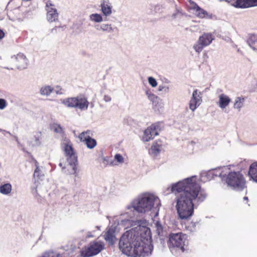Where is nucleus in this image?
Masks as SVG:
<instances>
[{
  "instance_id": "nucleus-9",
  "label": "nucleus",
  "mask_w": 257,
  "mask_h": 257,
  "mask_svg": "<svg viewBox=\"0 0 257 257\" xmlns=\"http://www.w3.org/2000/svg\"><path fill=\"white\" fill-rule=\"evenodd\" d=\"M104 244L100 241L91 242L88 246L81 251V255L83 257H90L98 254L103 249Z\"/></svg>"
},
{
  "instance_id": "nucleus-57",
  "label": "nucleus",
  "mask_w": 257,
  "mask_h": 257,
  "mask_svg": "<svg viewBox=\"0 0 257 257\" xmlns=\"http://www.w3.org/2000/svg\"><path fill=\"white\" fill-rule=\"evenodd\" d=\"M166 82H167V83H169V82H170V81H169V80H166Z\"/></svg>"
},
{
  "instance_id": "nucleus-32",
  "label": "nucleus",
  "mask_w": 257,
  "mask_h": 257,
  "mask_svg": "<svg viewBox=\"0 0 257 257\" xmlns=\"http://www.w3.org/2000/svg\"><path fill=\"white\" fill-rule=\"evenodd\" d=\"M91 132L90 131H87L81 133L79 136V138L81 142H84L88 138H91L90 137Z\"/></svg>"
},
{
  "instance_id": "nucleus-28",
  "label": "nucleus",
  "mask_w": 257,
  "mask_h": 257,
  "mask_svg": "<svg viewBox=\"0 0 257 257\" xmlns=\"http://www.w3.org/2000/svg\"><path fill=\"white\" fill-rule=\"evenodd\" d=\"M244 98L241 96L236 97L235 98L233 108L240 111L244 103Z\"/></svg>"
},
{
  "instance_id": "nucleus-26",
  "label": "nucleus",
  "mask_w": 257,
  "mask_h": 257,
  "mask_svg": "<svg viewBox=\"0 0 257 257\" xmlns=\"http://www.w3.org/2000/svg\"><path fill=\"white\" fill-rule=\"evenodd\" d=\"M42 135L41 132H36L34 133L33 140L31 141L33 146H39L41 145Z\"/></svg>"
},
{
  "instance_id": "nucleus-30",
  "label": "nucleus",
  "mask_w": 257,
  "mask_h": 257,
  "mask_svg": "<svg viewBox=\"0 0 257 257\" xmlns=\"http://www.w3.org/2000/svg\"><path fill=\"white\" fill-rule=\"evenodd\" d=\"M36 169L34 173V177L37 178L38 179H42L44 177V173L42 172L41 169L38 166L37 162L35 163Z\"/></svg>"
},
{
  "instance_id": "nucleus-46",
  "label": "nucleus",
  "mask_w": 257,
  "mask_h": 257,
  "mask_svg": "<svg viewBox=\"0 0 257 257\" xmlns=\"http://www.w3.org/2000/svg\"><path fill=\"white\" fill-rule=\"evenodd\" d=\"M214 17V16H213L212 14H209L207 13V15H205V18L208 19H212Z\"/></svg>"
},
{
  "instance_id": "nucleus-16",
  "label": "nucleus",
  "mask_w": 257,
  "mask_h": 257,
  "mask_svg": "<svg viewBox=\"0 0 257 257\" xmlns=\"http://www.w3.org/2000/svg\"><path fill=\"white\" fill-rule=\"evenodd\" d=\"M228 170H230V166L219 167L215 169H212L214 172V177H219L222 180H224L227 173H228Z\"/></svg>"
},
{
  "instance_id": "nucleus-11",
  "label": "nucleus",
  "mask_w": 257,
  "mask_h": 257,
  "mask_svg": "<svg viewBox=\"0 0 257 257\" xmlns=\"http://www.w3.org/2000/svg\"><path fill=\"white\" fill-rule=\"evenodd\" d=\"M10 61L17 69L23 70L26 69L28 65V60L26 56L22 53L14 55L11 57Z\"/></svg>"
},
{
  "instance_id": "nucleus-54",
  "label": "nucleus",
  "mask_w": 257,
  "mask_h": 257,
  "mask_svg": "<svg viewBox=\"0 0 257 257\" xmlns=\"http://www.w3.org/2000/svg\"><path fill=\"white\" fill-rule=\"evenodd\" d=\"M189 2H190V4L191 5H192V7L193 6V3H194V4H196L195 2H193V1H191V0L189 1Z\"/></svg>"
},
{
  "instance_id": "nucleus-10",
  "label": "nucleus",
  "mask_w": 257,
  "mask_h": 257,
  "mask_svg": "<svg viewBox=\"0 0 257 257\" xmlns=\"http://www.w3.org/2000/svg\"><path fill=\"white\" fill-rule=\"evenodd\" d=\"M163 127V123L161 122L152 124L144 131L143 140L144 142H148L153 139L156 136L159 135Z\"/></svg>"
},
{
  "instance_id": "nucleus-43",
  "label": "nucleus",
  "mask_w": 257,
  "mask_h": 257,
  "mask_svg": "<svg viewBox=\"0 0 257 257\" xmlns=\"http://www.w3.org/2000/svg\"><path fill=\"white\" fill-rule=\"evenodd\" d=\"M95 230H93L92 231H88L86 234V237L87 238H91L95 236L94 233H95Z\"/></svg>"
},
{
  "instance_id": "nucleus-19",
  "label": "nucleus",
  "mask_w": 257,
  "mask_h": 257,
  "mask_svg": "<svg viewBox=\"0 0 257 257\" xmlns=\"http://www.w3.org/2000/svg\"><path fill=\"white\" fill-rule=\"evenodd\" d=\"M100 7L101 8V11L104 16H108L111 14L112 7L108 2H106L105 0H103L101 2Z\"/></svg>"
},
{
  "instance_id": "nucleus-23",
  "label": "nucleus",
  "mask_w": 257,
  "mask_h": 257,
  "mask_svg": "<svg viewBox=\"0 0 257 257\" xmlns=\"http://www.w3.org/2000/svg\"><path fill=\"white\" fill-rule=\"evenodd\" d=\"M249 47L253 50H257V35H250L247 40Z\"/></svg>"
},
{
  "instance_id": "nucleus-22",
  "label": "nucleus",
  "mask_w": 257,
  "mask_h": 257,
  "mask_svg": "<svg viewBox=\"0 0 257 257\" xmlns=\"http://www.w3.org/2000/svg\"><path fill=\"white\" fill-rule=\"evenodd\" d=\"M155 227L156 233L160 236V240H163V238L166 236V233L164 230V227L160 221H157L155 223Z\"/></svg>"
},
{
  "instance_id": "nucleus-7",
  "label": "nucleus",
  "mask_w": 257,
  "mask_h": 257,
  "mask_svg": "<svg viewBox=\"0 0 257 257\" xmlns=\"http://www.w3.org/2000/svg\"><path fill=\"white\" fill-rule=\"evenodd\" d=\"M76 247L71 244L63 246L58 252L53 251L45 252L39 257H73L75 255Z\"/></svg>"
},
{
  "instance_id": "nucleus-14",
  "label": "nucleus",
  "mask_w": 257,
  "mask_h": 257,
  "mask_svg": "<svg viewBox=\"0 0 257 257\" xmlns=\"http://www.w3.org/2000/svg\"><path fill=\"white\" fill-rule=\"evenodd\" d=\"M231 5L235 8L245 9L257 6V0H235Z\"/></svg>"
},
{
  "instance_id": "nucleus-17",
  "label": "nucleus",
  "mask_w": 257,
  "mask_h": 257,
  "mask_svg": "<svg viewBox=\"0 0 257 257\" xmlns=\"http://www.w3.org/2000/svg\"><path fill=\"white\" fill-rule=\"evenodd\" d=\"M214 39V36L210 33H204L198 39L199 42L205 47L209 46Z\"/></svg>"
},
{
  "instance_id": "nucleus-39",
  "label": "nucleus",
  "mask_w": 257,
  "mask_h": 257,
  "mask_svg": "<svg viewBox=\"0 0 257 257\" xmlns=\"http://www.w3.org/2000/svg\"><path fill=\"white\" fill-rule=\"evenodd\" d=\"M114 159L117 163L120 164H121L124 162L123 157L119 154H115Z\"/></svg>"
},
{
  "instance_id": "nucleus-15",
  "label": "nucleus",
  "mask_w": 257,
  "mask_h": 257,
  "mask_svg": "<svg viewBox=\"0 0 257 257\" xmlns=\"http://www.w3.org/2000/svg\"><path fill=\"white\" fill-rule=\"evenodd\" d=\"M104 239L109 245H113L116 240L115 237V227L112 225L106 230L104 234Z\"/></svg>"
},
{
  "instance_id": "nucleus-18",
  "label": "nucleus",
  "mask_w": 257,
  "mask_h": 257,
  "mask_svg": "<svg viewBox=\"0 0 257 257\" xmlns=\"http://www.w3.org/2000/svg\"><path fill=\"white\" fill-rule=\"evenodd\" d=\"M230 101V98L226 94L222 93L219 95L218 105L221 109H224L227 106Z\"/></svg>"
},
{
  "instance_id": "nucleus-56",
  "label": "nucleus",
  "mask_w": 257,
  "mask_h": 257,
  "mask_svg": "<svg viewBox=\"0 0 257 257\" xmlns=\"http://www.w3.org/2000/svg\"><path fill=\"white\" fill-rule=\"evenodd\" d=\"M5 69H8V70H13V68H9V67H5Z\"/></svg>"
},
{
  "instance_id": "nucleus-37",
  "label": "nucleus",
  "mask_w": 257,
  "mask_h": 257,
  "mask_svg": "<svg viewBox=\"0 0 257 257\" xmlns=\"http://www.w3.org/2000/svg\"><path fill=\"white\" fill-rule=\"evenodd\" d=\"M52 127L54 131L56 133L61 134H63L64 133L63 129L59 124L54 123Z\"/></svg>"
},
{
  "instance_id": "nucleus-58",
  "label": "nucleus",
  "mask_w": 257,
  "mask_h": 257,
  "mask_svg": "<svg viewBox=\"0 0 257 257\" xmlns=\"http://www.w3.org/2000/svg\"><path fill=\"white\" fill-rule=\"evenodd\" d=\"M193 226H194V227L195 226V223H193Z\"/></svg>"
},
{
  "instance_id": "nucleus-50",
  "label": "nucleus",
  "mask_w": 257,
  "mask_h": 257,
  "mask_svg": "<svg viewBox=\"0 0 257 257\" xmlns=\"http://www.w3.org/2000/svg\"><path fill=\"white\" fill-rule=\"evenodd\" d=\"M164 85H160L159 86V87H158V90L159 91H163V89L164 88Z\"/></svg>"
},
{
  "instance_id": "nucleus-6",
  "label": "nucleus",
  "mask_w": 257,
  "mask_h": 257,
  "mask_svg": "<svg viewBox=\"0 0 257 257\" xmlns=\"http://www.w3.org/2000/svg\"><path fill=\"white\" fill-rule=\"evenodd\" d=\"M61 102L66 107L77 108L81 110H87L89 104L87 98L81 95L62 99Z\"/></svg>"
},
{
  "instance_id": "nucleus-24",
  "label": "nucleus",
  "mask_w": 257,
  "mask_h": 257,
  "mask_svg": "<svg viewBox=\"0 0 257 257\" xmlns=\"http://www.w3.org/2000/svg\"><path fill=\"white\" fill-rule=\"evenodd\" d=\"M214 172L210 170L207 172H202L200 174V179L203 182L209 181L214 177Z\"/></svg>"
},
{
  "instance_id": "nucleus-40",
  "label": "nucleus",
  "mask_w": 257,
  "mask_h": 257,
  "mask_svg": "<svg viewBox=\"0 0 257 257\" xmlns=\"http://www.w3.org/2000/svg\"><path fill=\"white\" fill-rule=\"evenodd\" d=\"M148 82L153 87L157 86L158 84L156 80L151 76L148 77Z\"/></svg>"
},
{
  "instance_id": "nucleus-52",
  "label": "nucleus",
  "mask_w": 257,
  "mask_h": 257,
  "mask_svg": "<svg viewBox=\"0 0 257 257\" xmlns=\"http://www.w3.org/2000/svg\"><path fill=\"white\" fill-rule=\"evenodd\" d=\"M32 192H33V194H34L35 193H37V189H36V188H34L33 189Z\"/></svg>"
},
{
  "instance_id": "nucleus-20",
  "label": "nucleus",
  "mask_w": 257,
  "mask_h": 257,
  "mask_svg": "<svg viewBox=\"0 0 257 257\" xmlns=\"http://www.w3.org/2000/svg\"><path fill=\"white\" fill-rule=\"evenodd\" d=\"M191 9L195 11L196 16L201 19L205 18V15L207 14V12L200 8L197 4H194Z\"/></svg>"
},
{
  "instance_id": "nucleus-38",
  "label": "nucleus",
  "mask_w": 257,
  "mask_h": 257,
  "mask_svg": "<svg viewBox=\"0 0 257 257\" xmlns=\"http://www.w3.org/2000/svg\"><path fill=\"white\" fill-rule=\"evenodd\" d=\"M53 91H54L58 95H62L64 94L65 92V90L62 89L59 86H57L54 88Z\"/></svg>"
},
{
  "instance_id": "nucleus-13",
  "label": "nucleus",
  "mask_w": 257,
  "mask_h": 257,
  "mask_svg": "<svg viewBox=\"0 0 257 257\" xmlns=\"http://www.w3.org/2000/svg\"><path fill=\"white\" fill-rule=\"evenodd\" d=\"M202 93L197 89L193 91L189 102V108L194 111L200 105L202 102Z\"/></svg>"
},
{
  "instance_id": "nucleus-21",
  "label": "nucleus",
  "mask_w": 257,
  "mask_h": 257,
  "mask_svg": "<svg viewBox=\"0 0 257 257\" xmlns=\"http://www.w3.org/2000/svg\"><path fill=\"white\" fill-rule=\"evenodd\" d=\"M248 175L254 182L257 183V163L251 164L249 168Z\"/></svg>"
},
{
  "instance_id": "nucleus-55",
  "label": "nucleus",
  "mask_w": 257,
  "mask_h": 257,
  "mask_svg": "<svg viewBox=\"0 0 257 257\" xmlns=\"http://www.w3.org/2000/svg\"><path fill=\"white\" fill-rule=\"evenodd\" d=\"M243 200H245V201H248V197H246V196L244 197H243Z\"/></svg>"
},
{
  "instance_id": "nucleus-3",
  "label": "nucleus",
  "mask_w": 257,
  "mask_h": 257,
  "mask_svg": "<svg viewBox=\"0 0 257 257\" xmlns=\"http://www.w3.org/2000/svg\"><path fill=\"white\" fill-rule=\"evenodd\" d=\"M141 226L126 231L120 237L119 248L123 254L132 257H147L152 254L151 242L141 235Z\"/></svg>"
},
{
  "instance_id": "nucleus-5",
  "label": "nucleus",
  "mask_w": 257,
  "mask_h": 257,
  "mask_svg": "<svg viewBox=\"0 0 257 257\" xmlns=\"http://www.w3.org/2000/svg\"><path fill=\"white\" fill-rule=\"evenodd\" d=\"M224 181L228 186L237 191H242L246 187L244 178L239 172H231L228 170Z\"/></svg>"
},
{
  "instance_id": "nucleus-29",
  "label": "nucleus",
  "mask_w": 257,
  "mask_h": 257,
  "mask_svg": "<svg viewBox=\"0 0 257 257\" xmlns=\"http://www.w3.org/2000/svg\"><path fill=\"white\" fill-rule=\"evenodd\" d=\"M12 189V185L10 183H6L0 185V193L4 195L9 194Z\"/></svg>"
},
{
  "instance_id": "nucleus-45",
  "label": "nucleus",
  "mask_w": 257,
  "mask_h": 257,
  "mask_svg": "<svg viewBox=\"0 0 257 257\" xmlns=\"http://www.w3.org/2000/svg\"><path fill=\"white\" fill-rule=\"evenodd\" d=\"M103 100L105 101V102H109L111 101V98L110 96L109 95H105L104 96V98H103Z\"/></svg>"
},
{
  "instance_id": "nucleus-51",
  "label": "nucleus",
  "mask_w": 257,
  "mask_h": 257,
  "mask_svg": "<svg viewBox=\"0 0 257 257\" xmlns=\"http://www.w3.org/2000/svg\"><path fill=\"white\" fill-rule=\"evenodd\" d=\"M57 28H58L57 27H55L54 28L51 29V33H56Z\"/></svg>"
},
{
  "instance_id": "nucleus-44",
  "label": "nucleus",
  "mask_w": 257,
  "mask_h": 257,
  "mask_svg": "<svg viewBox=\"0 0 257 257\" xmlns=\"http://www.w3.org/2000/svg\"><path fill=\"white\" fill-rule=\"evenodd\" d=\"M157 98L158 97L153 93L150 96H149L148 99L153 102H154L156 101Z\"/></svg>"
},
{
  "instance_id": "nucleus-27",
  "label": "nucleus",
  "mask_w": 257,
  "mask_h": 257,
  "mask_svg": "<svg viewBox=\"0 0 257 257\" xmlns=\"http://www.w3.org/2000/svg\"><path fill=\"white\" fill-rule=\"evenodd\" d=\"M95 28L97 30H101L103 32L107 33H110L114 31L115 28H112L111 25L102 24L101 25H96L95 26Z\"/></svg>"
},
{
  "instance_id": "nucleus-48",
  "label": "nucleus",
  "mask_w": 257,
  "mask_h": 257,
  "mask_svg": "<svg viewBox=\"0 0 257 257\" xmlns=\"http://www.w3.org/2000/svg\"><path fill=\"white\" fill-rule=\"evenodd\" d=\"M169 87L168 86H164V88L163 89V91L165 93H168L169 91Z\"/></svg>"
},
{
  "instance_id": "nucleus-33",
  "label": "nucleus",
  "mask_w": 257,
  "mask_h": 257,
  "mask_svg": "<svg viewBox=\"0 0 257 257\" xmlns=\"http://www.w3.org/2000/svg\"><path fill=\"white\" fill-rule=\"evenodd\" d=\"M90 19L91 21L96 23H99L103 21L101 15L98 14H93L90 16Z\"/></svg>"
},
{
  "instance_id": "nucleus-31",
  "label": "nucleus",
  "mask_w": 257,
  "mask_h": 257,
  "mask_svg": "<svg viewBox=\"0 0 257 257\" xmlns=\"http://www.w3.org/2000/svg\"><path fill=\"white\" fill-rule=\"evenodd\" d=\"M84 143L89 149H93L97 145L96 141L92 138H88Z\"/></svg>"
},
{
  "instance_id": "nucleus-47",
  "label": "nucleus",
  "mask_w": 257,
  "mask_h": 257,
  "mask_svg": "<svg viewBox=\"0 0 257 257\" xmlns=\"http://www.w3.org/2000/svg\"><path fill=\"white\" fill-rule=\"evenodd\" d=\"M5 36V34L4 32V31L0 29V40L2 39L3 38H4Z\"/></svg>"
},
{
  "instance_id": "nucleus-49",
  "label": "nucleus",
  "mask_w": 257,
  "mask_h": 257,
  "mask_svg": "<svg viewBox=\"0 0 257 257\" xmlns=\"http://www.w3.org/2000/svg\"><path fill=\"white\" fill-rule=\"evenodd\" d=\"M152 94H153L150 90H147L146 91V94L148 98H149V96H150Z\"/></svg>"
},
{
  "instance_id": "nucleus-59",
  "label": "nucleus",
  "mask_w": 257,
  "mask_h": 257,
  "mask_svg": "<svg viewBox=\"0 0 257 257\" xmlns=\"http://www.w3.org/2000/svg\"><path fill=\"white\" fill-rule=\"evenodd\" d=\"M2 130L1 128H0V132H2Z\"/></svg>"
},
{
  "instance_id": "nucleus-8",
  "label": "nucleus",
  "mask_w": 257,
  "mask_h": 257,
  "mask_svg": "<svg viewBox=\"0 0 257 257\" xmlns=\"http://www.w3.org/2000/svg\"><path fill=\"white\" fill-rule=\"evenodd\" d=\"M186 239V235L181 232L171 233L169 237V245L170 248H176L183 252L185 250L184 245Z\"/></svg>"
},
{
  "instance_id": "nucleus-42",
  "label": "nucleus",
  "mask_w": 257,
  "mask_h": 257,
  "mask_svg": "<svg viewBox=\"0 0 257 257\" xmlns=\"http://www.w3.org/2000/svg\"><path fill=\"white\" fill-rule=\"evenodd\" d=\"M59 166L61 167L62 168V171L65 173L66 174L68 175L66 173H65V172H68V170L69 171H71V169H67V167L64 165L62 163V162H60V163L59 164Z\"/></svg>"
},
{
  "instance_id": "nucleus-36",
  "label": "nucleus",
  "mask_w": 257,
  "mask_h": 257,
  "mask_svg": "<svg viewBox=\"0 0 257 257\" xmlns=\"http://www.w3.org/2000/svg\"><path fill=\"white\" fill-rule=\"evenodd\" d=\"M102 163L104 167H106L107 165H115L113 163V161L109 157H104L102 159Z\"/></svg>"
},
{
  "instance_id": "nucleus-41",
  "label": "nucleus",
  "mask_w": 257,
  "mask_h": 257,
  "mask_svg": "<svg viewBox=\"0 0 257 257\" xmlns=\"http://www.w3.org/2000/svg\"><path fill=\"white\" fill-rule=\"evenodd\" d=\"M6 101L3 98H0V109H4L6 106Z\"/></svg>"
},
{
  "instance_id": "nucleus-34",
  "label": "nucleus",
  "mask_w": 257,
  "mask_h": 257,
  "mask_svg": "<svg viewBox=\"0 0 257 257\" xmlns=\"http://www.w3.org/2000/svg\"><path fill=\"white\" fill-rule=\"evenodd\" d=\"M204 47H205L203 46V44L200 42H199L198 40L193 46V49L197 53H200Z\"/></svg>"
},
{
  "instance_id": "nucleus-1",
  "label": "nucleus",
  "mask_w": 257,
  "mask_h": 257,
  "mask_svg": "<svg viewBox=\"0 0 257 257\" xmlns=\"http://www.w3.org/2000/svg\"><path fill=\"white\" fill-rule=\"evenodd\" d=\"M171 191L175 193L174 203L178 217L189 219L193 215L195 204L205 200L207 194L197 182L196 176H192L171 184Z\"/></svg>"
},
{
  "instance_id": "nucleus-35",
  "label": "nucleus",
  "mask_w": 257,
  "mask_h": 257,
  "mask_svg": "<svg viewBox=\"0 0 257 257\" xmlns=\"http://www.w3.org/2000/svg\"><path fill=\"white\" fill-rule=\"evenodd\" d=\"M161 151V146L157 143L153 144L151 147V153L154 155H157Z\"/></svg>"
},
{
  "instance_id": "nucleus-4",
  "label": "nucleus",
  "mask_w": 257,
  "mask_h": 257,
  "mask_svg": "<svg viewBox=\"0 0 257 257\" xmlns=\"http://www.w3.org/2000/svg\"><path fill=\"white\" fill-rule=\"evenodd\" d=\"M61 147L64 152L68 165L72 168L71 171L68 170V172L65 173L67 174H74L76 178H80L79 170L77 167V157L74 153L71 142L66 137L63 139Z\"/></svg>"
},
{
  "instance_id": "nucleus-53",
  "label": "nucleus",
  "mask_w": 257,
  "mask_h": 257,
  "mask_svg": "<svg viewBox=\"0 0 257 257\" xmlns=\"http://www.w3.org/2000/svg\"><path fill=\"white\" fill-rule=\"evenodd\" d=\"M95 228L97 230H100V226H96L95 227Z\"/></svg>"
},
{
  "instance_id": "nucleus-2",
  "label": "nucleus",
  "mask_w": 257,
  "mask_h": 257,
  "mask_svg": "<svg viewBox=\"0 0 257 257\" xmlns=\"http://www.w3.org/2000/svg\"><path fill=\"white\" fill-rule=\"evenodd\" d=\"M161 206V201L157 196L149 192L141 193L127 205L126 208L130 212L120 215L117 219V224L125 229L136 225L137 222L132 219L135 212L145 214L153 210L154 216H157Z\"/></svg>"
},
{
  "instance_id": "nucleus-12",
  "label": "nucleus",
  "mask_w": 257,
  "mask_h": 257,
  "mask_svg": "<svg viewBox=\"0 0 257 257\" xmlns=\"http://www.w3.org/2000/svg\"><path fill=\"white\" fill-rule=\"evenodd\" d=\"M46 8V11H47V20L50 23L55 22L57 20L58 14L54 5L52 3L51 1H48L47 2Z\"/></svg>"
},
{
  "instance_id": "nucleus-25",
  "label": "nucleus",
  "mask_w": 257,
  "mask_h": 257,
  "mask_svg": "<svg viewBox=\"0 0 257 257\" xmlns=\"http://www.w3.org/2000/svg\"><path fill=\"white\" fill-rule=\"evenodd\" d=\"M54 88L50 85H45L41 87L40 89V94L42 96H50L53 91Z\"/></svg>"
}]
</instances>
